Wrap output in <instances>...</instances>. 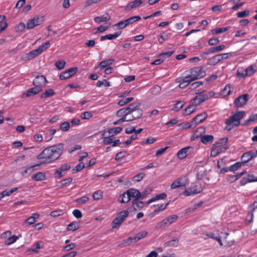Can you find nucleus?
<instances>
[{"label":"nucleus","instance_id":"nucleus-2","mask_svg":"<svg viewBox=\"0 0 257 257\" xmlns=\"http://www.w3.org/2000/svg\"><path fill=\"white\" fill-rule=\"evenodd\" d=\"M244 111H237L225 119V123L228 126L237 127L240 124V120L244 117Z\"/></svg>","mask_w":257,"mask_h":257},{"label":"nucleus","instance_id":"nucleus-23","mask_svg":"<svg viewBox=\"0 0 257 257\" xmlns=\"http://www.w3.org/2000/svg\"><path fill=\"white\" fill-rule=\"evenodd\" d=\"M110 19V17L108 14L105 13L101 16L96 17L94 21L96 23L99 24L102 22H107Z\"/></svg>","mask_w":257,"mask_h":257},{"label":"nucleus","instance_id":"nucleus-24","mask_svg":"<svg viewBox=\"0 0 257 257\" xmlns=\"http://www.w3.org/2000/svg\"><path fill=\"white\" fill-rule=\"evenodd\" d=\"M39 55H40L39 52L37 49H36L26 54L25 56L22 57V59L24 61L31 60Z\"/></svg>","mask_w":257,"mask_h":257},{"label":"nucleus","instance_id":"nucleus-44","mask_svg":"<svg viewBox=\"0 0 257 257\" xmlns=\"http://www.w3.org/2000/svg\"><path fill=\"white\" fill-rule=\"evenodd\" d=\"M228 30V27H222V28H219L213 29L211 30V32L214 35H217V34H219L220 33L225 32Z\"/></svg>","mask_w":257,"mask_h":257},{"label":"nucleus","instance_id":"nucleus-1","mask_svg":"<svg viewBox=\"0 0 257 257\" xmlns=\"http://www.w3.org/2000/svg\"><path fill=\"white\" fill-rule=\"evenodd\" d=\"M63 150V143H59L45 148L37 156V159L42 160L43 161L39 164L29 167L28 168L31 169L29 170V174H31L33 173L35 170V168L41 164L51 163L58 159L62 155Z\"/></svg>","mask_w":257,"mask_h":257},{"label":"nucleus","instance_id":"nucleus-39","mask_svg":"<svg viewBox=\"0 0 257 257\" xmlns=\"http://www.w3.org/2000/svg\"><path fill=\"white\" fill-rule=\"evenodd\" d=\"M122 131L121 127H115L108 130V133L110 136H113L119 133Z\"/></svg>","mask_w":257,"mask_h":257},{"label":"nucleus","instance_id":"nucleus-42","mask_svg":"<svg viewBox=\"0 0 257 257\" xmlns=\"http://www.w3.org/2000/svg\"><path fill=\"white\" fill-rule=\"evenodd\" d=\"M184 105V103L181 101H178L174 105L172 110L175 111H179L181 110Z\"/></svg>","mask_w":257,"mask_h":257},{"label":"nucleus","instance_id":"nucleus-31","mask_svg":"<svg viewBox=\"0 0 257 257\" xmlns=\"http://www.w3.org/2000/svg\"><path fill=\"white\" fill-rule=\"evenodd\" d=\"M32 179L35 181H42L46 179V175L44 173L39 172L34 174L32 177Z\"/></svg>","mask_w":257,"mask_h":257},{"label":"nucleus","instance_id":"nucleus-46","mask_svg":"<svg viewBox=\"0 0 257 257\" xmlns=\"http://www.w3.org/2000/svg\"><path fill=\"white\" fill-rule=\"evenodd\" d=\"M19 236L14 235L12 236L9 237L7 239H6L5 243L6 245H10L16 242Z\"/></svg>","mask_w":257,"mask_h":257},{"label":"nucleus","instance_id":"nucleus-58","mask_svg":"<svg viewBox=\"0 0 257 257\" xmlns=\"http://www.w3.org/2000/svg\"><path fill=\"white\" fill-rule=\"evenodd\" d=\"M133 242H135L134 236L129 237L128 238L122 240V244L125 246H128Z\"/></svg>","mask_w":257,"mask_h":257},{"label":"nucleus","instance_id":"nucleus-49","mask_svg":"<svg viewBox=\"0 0 257 257\" xmlns=\"http://www.w3.org/2000/svg\"><path fill=\"white\" fill-rule=\"evenodd\" d=\"M141 19V18L139 16H136L130 17L128 19H126V22H127L128 25L133 24V23L138 21Z\"/></svg>","mask_w":257,"mask_h":257},{"label":"nucleus","instance_id":"nucleus-38","mask_svg":"<svg viewBox=\"0 0 257 257\" xmlns=\"http://www.w3.org/2000/svg\"><path fill=\"white\" fill-rule=\"evenodd\" d=\"M114 62V60L113 59H108L107 60L101 61L100 63L99 66L100 68H104L108 66L111 65Z\"/></svg>","mask_w":257,"mask_h":257},{"label":"nucleus","instance_id":"nucleus-36","mask_svg":"<svg viewBox=\"0 0 257 257\" xmlns=\"http://www.w3.org/2000/svg\"><path fill=\"white\" fill-rule=\"evenodd\" d=\"M50 45V43L49 41H47L45 43H43L42 45H41L37 49L38 51L39 52L40 54L43 51H45Z\"/></svg>","mask_w":257,"mask_h":257},{"label":"nucleus","instance_id":"nucleus-27","mask_svg":"<svg viewBox=\"0 0 257 257\" xmlns=\"http://www.w3.org/2000/svg\"><path fill=\"white\" fill-rule=\"evenodd\" d=\"M167 196V194L165 193H162L159 194H157L154 197H153L151 199L147 201L146 202V204H149L156 200L165 199V198H166Z\"/></svg>","mask_w":257,"mask_h":257},{"label":"nucleus","instance_id":"nucleus-18","mask_svg":"<svg viewBox=\"0 0 257 257\" xmlns=\"http://www.w3.org/2000/svg\"><path fill=\"white\" fill-rule=\"evenodd\" d=\"M176 81L180 83L179 87L180 88H185L192 82L187 76L184 77L178 78L176 79Z\"/></svg>","mask_w":257,"mask_h":257},{"label":"nucleus","instance_id":"nucleus-16","mask_svg":"<svg viewBox=\"0 0 257 257\" xmlns=\"http://www.w3.org/2000/svg\"><path fill=\"white\" fill-rule=\"evenodd\" d=\"M146 0H135L128 3L124 7L125 11H130L131 10L139 7L141 4L145 2Z\"/></svg>","mask_w":257,"mask_h":257},{"label":"nucleus","instance_id":"nucleus-34","mask_svg":"<svg viewBox=\"0 0 257 257\" xmlns=\"http://www.w3.org/2000/svg\"><path fill=\"white\" fill-rule=\"evenodd\" d=\"M179 240L176 238L164 243L165 247H176L178 246Z\"/></svg>","mask_w":257,"mask_h":257},{"label":"nucleus","instance_id":"nucleus-56","mask_svg":"<svg viewBox=\"0 0 257 257\" xmlns=\"http://www.w3.org/2000/svg\"><path fill=\"white\" fill-rule=\"evenodd\" d=\"M84 167L85 166L84 163H80L72 169V172L73 173H76L82 170L84 168Z\"/></svg>","mask_w":257,"mask_h":257},{"label":"nucleus","instance_id":"nucleus-17","mask_svg":"<svg viewBox=\"0 0 257 257\" xmlns=\"http://www.w3.org/2000/svg\"><path fill=\"white\" fill-rule=\"evenodd\" d=\"M207 116L206 112H203L195 116L192 119L193 123L195 124V127L198 124L202 122L207 117Z\"/></svg>","mask_w":257,"mask_h":257},{"label":"nucleus","instance_id":"nucleus-45","mask_svg":"<svg viewBox=\"0 0 257 257\" xmlns=\"http://www.w3.org/2000/svg\"><path fill=\"white\" fill-rule=\"evenodd\" d=\"M245 75L247 76H250L255 72V70L253 68L252 65H250L246 68L245 70Z\"/></svg>","mask_w":257,"mask_h":257},{"label":"nucleus","instance_id":"nucleus-51","mask_svg":"<svg viewBox=\"0 0 257 257\" xmlns=\"http://www.w3.org/2000/svg\"><path fill=\"white\" fill-rule=\"evenodd\" d=\"M152 189L150 188H146L142 193L140 196V199H143L146 198L148 195L151 192Z\"/></svg>","mask_w":257,"mask_h":257},{"label":"nucleus","instance_id":"nucleus-14","mask_svg":"<svg viewBox=\"0 0 257 257\" xmlns=\"http://www.w3.org/2000/svg\"><path fill=\"white\" fill-rule=\"evenodd\" d=\"M43 22L42 18H40L38 16L34 17L32 19L30 20L26 25V28L28 29H32L35 27L41 24Z\"/></svg>","mask_w":257,"mask_h":257},{"label":"nucleus","instance_id":"nucleus-13","mask_svg":"<svg viewBox=\"0 0 257 257\" xmlns=\"http://www.w3.org/2000/svg\"><path fill=\"white\" fill-rule=\"evenodd\" d=\"M226 149L227 147L226 146H223L215 143L212 147L210 156L213 157H215Z\"/></svg>","mask_w":257,"mask_h":257},{"label":"nucleus","instance_id":"nucleus-9","mask_svg":"<svg viewBox=\"0 0 257 257\" xmlns=\"http://www.w3.org/2000/svg\"><path fill=\"white\" fill-rule=\"evenodd\" d=\"M178 218V216L176 214H174L163 219L159 224L160 228H165L173 222H175Z\"/></svg>","mask_w":257,"mask_h":257},{"label":"nucleus","instance_id":"nucleus-21","mask_svg":"<svg viewBox=\"0 0 257 257\" xmlns=\"http://www.w3.org/2000/svg\"><path fill=\"white\" fill-rule=\"evenodd\" d=\"M127 193L129 195L130 199L135 198V199H140L141 192L137 189L131 188L127 190Z\"/></svg>","mask_w":257,"mask_h":257},{"label":"nucleus","instance_id":"nucleus-15","mask_svg":"<svg viewBox=\"0 0 257 257\" xmlns=\"http://www.w3.org/2000/svg\"><path fill=\"white\" fill-rule=\"evenodd\" d=\"M47 82L46 77L43 75L36 76L33 81L34 85L40 88H42Z\"/></svg>","mask_w":257,"mask_h":257},{"label":"nucleus","instance_id":"nucleus-29","mask_svg":"<svg viewBox=\"0 0 257 257\" xmlns=\"http://www.w3.org/2000/svg\"><path fill=\"white\" fill-rule=\"evenodd\" d=\"M39 217V214L38 213H33L32 216L25 220V222L27 223L28 225L33 224L36 221V219L38 218Z\"/></svg>","mask_w":257,"mask_h":257},{"label":"nucleus","instance_id":"nucleus-6","mask_svg":"<svg viewBox=\"0 0 257 257\" xmlns=\"http://www.w3.org/2000/svg\"><path fill=\"white\" fill-rule=\"evenodd\" d=\"M190 74L187 76L189 77L191 81L201 78L205 76V72L203 70L201 67H195L189 70Z\"/></svg>","mask_w":257,"mask_h":257},{"label":"nucleus","instance_id":"nucleus-64","mask_svg":"<svg viewBox=\"0 0 257 257\" xmlns=\"http://www.w3.org/2000/svg\"><path fill=\"white\" fill-rule=\"evenodd\" d=\"M65 64L66 62L64 61L58 60L55 63V66L59 70L63 69Z\"/></svg>","mask_w":257,"mask_h":257},{"label":"nucleus","instance_id":"nucleus-57","mask_svg":"<svg viewBox=\"0 0 257 257\" xmlns=\"http://www.w3.org/2000/svg\"><path fill=\"white\" fill-rule=\"evenodd\" d=\"M102 85H104L105 87H109L111 85L110 82L105 79H104L103 81H98L96 85L97 87H99Z\"/></svg>","mask_w":257,"mask_h":257},{"label":"nucleus","instance_id":"nucleus-59","mask_svg":"<svg viewBox=\"0 0 257 257\" xmlns=\"http://www.w3.org/2000/svg\"><path fill=\"white\" fill-rule=\"evenodd\" d=\"M110 25V24H109V25L105 24V25H102L100 26L99 27H98L97 28V31H96V33H97V32L102 33V32H104L109 27Z\"/></svg>","mask_w":257,"mask_h":257},{"label":"nucleus","instance_id":"nucleus-63","mask_svg":"<svg viewBox=\"0 0 257 257\" xmlns=\"http://www.w3.org/2000/svg\"><path fill=\"white\" fill-rule=\"evenodd\" d=\"M123 119L124 121H132L135 120L132 115V113H131L128 109H127V111L126 112V115Z\"/></svg>","mask_w":257,"mask_h":257},{"label":"nucleus","instance_id":"nucleus-54","mask_svg":"<svg viewBox=\"0 0 257 257\" xmlns=\"http://www.w3.org/2000/svg\"><path fill=\"white\" fill-rule=\"evenodd\" d=\"M242 163L241 162H237L233 165L229 166L230 171H235L238 170L242 166Z\"/></svg>","mask_w":257,"mask_h":257},{"label":"nucleus","instance_id":"nucleus-11","mask_svg":"<svg viewBox=\"0 0 257 257\" xmlns=\"http://www.w3.org/2000/svg\"><path fill=\"white\" fill-rule=\"evenodd\" d=\"M77 71V67L70 68L61 72L60 74L59 78L61 80L68 79L74 75Z\"/></svg>","mask_w":257,"mask_h":257},{"label":"nucleus","instance_id":"nucleus-41","mask_svg":"<svg viewBox=\"0 0 257 257\" xmlns=\"http://www.w3.org/2000/svg\"><path fill=\"white\" fill-rule=\"evenodd\" d=\"M128 107H124L119 109L116 113V115L118 117L124 118L127 111Z\"/></svg>","mask_w":257,"mask_h":257},{"label":"nucleus","instance_id":"nucleus-33","mask_svg":"<svg viewBox=\"0 0 257 257\" xmlns=\"http://www.w3.org/2000/svg\"><path fill=\"white\" fill-rule=\"evenodd\" d=\"M18 189V188L15 187L11 189H6L3 191L2 193H0V199L3 198V197L5 196H8L11 195L12 194H13L15 191H17Z\"/></svg>","mask_w":257,"mask_h":257},{"label":"nucleus","instance_id":"nucleus-5","mask_svg":"<svg viewBox=\"0 0 257 257\" xmlns=\"http://www.w3.org/2000/svg\"><path fill=\"white\" fill-rule=\"evenodd\" d=\"M214 92L210 91L205 94H200L195 96L192 99L190 103L194 104L197 107V105H200L201 103L208 99L209 98L212 97L214 95Z\"/></svg>","mask_w":257,"mask_h":257},{"label":"nucleus","instance_id":"nucleus-48","mask_svg":"<svg viewBox=\"0 0 257 257\" xmlns=\"http://www.w3.org/2000/svg\"><path fill=\"white\" fill-rule=\"evenodd\" d=\"M126 20H122L118 23L115 24L114 26L117 29H122L128 26L127 22H126Z\"/></svg>","mask_w":257,"mask_h":257},{"label":"nucleus","instance_id":"nucleus-12","mask_svg":"<svg viewBox=\"0 0 257 257\" xmlns=\"http://www.w3.org/2000/svg\"><path fill=\"white\" fill-rule=\"evenodd\" d=\"M248 99V94H244L236 98L234 101V104L237 108L241 107L246 103Z\"/></svg>","mask_w":257,"mask_h":257},{"label":"nucleus","instance_id":"nucleus-47","mask_svg":"<svg viewBox=\"0 0 257 257\" xmlns=\"http://www.w3.org/2000/svg\"><path fill=\"white\" fill-rule=\"evenodd\" d=\"M67 228L69 231H74L79 228V225L77 223L72 222L68 225Z\"/></svg>","mask_w":257,"mask_h":257},{"label":"nucleus","instance_id":"nucleus-37","mask_svg":"<svg viewBox=\"0 0 257 257\" xmlns=\"http://www.w3.org/2000/svg\"><path fill=\"white\" fill-rule=\"evenodd\" d=\"M55 93L52 89H48L40 95L41 98H47L53 96Z\"/></svg>","mask_w":257,"mask_h":257},{"label":"nucleus","instance_id":"nucleus-32","mask_svg":"<svg viewBox=\"0 0 257 257\" xmlns=\"http://www.w3.org/2000/svg\"><path fill=\"white\" fill-rule=\"evenodd\" d=\"M131 200L130 197L128 194L127 193V191L126 192H124L123 193L120 194L119 196L118 201L119 202L121 203H127Z\"/></svg>","mask_w":257,"mask_h":257},{"label":"nucleus","instance_id":"nucleus-52","mask_svg":"<svg viewBox=\"0 0 257 257\" xmlns=\"http://www.w3.org/2000/svg\"><path fill=\"white\" fill-rule=\"evenodd\" d=\"M133 99H134L133 97L124 98H123V99L120 100L118 102V104L119 106H123V105L126 104V103L130 102V101H132Z\"/></svg>","mask_w":257,"mask_h":257},{"label":"nucleus","instance_id":"nucleus-3","mask_svg":"<svg viewBox=\"0 0 257 257\" xmlns=\"http://www.w3.org/2000/svg\"><path fill=\"white\" fill-rule=\"evenodd\" d=\"M129 212L127 210H123L117 214L116 217L111 222L113 229L118 227L128 216Z\"/></svg>","mask_w":257,"mask_h":257},{"label":"nucleus","instance_id":"nucleus-62","mask_svg":"<svg viewBox=\"0 0 257 257\" xmlns=\"http://www.w3.org/2000/svg\"><path fill=\"white\" fill-rule=\"evenodd\" d=\"M144 173H140L134 177V180L136 182H140L145 177Z\"/></svg>","mask_w":257,"mask_h":257},{"label":"nucleus","instance_id":"nucleus-26","mask_svg":"<svg viewBox=\"0 0 257 257\" xmlns=\"http://www.w3.org/2000/svg\"><path fill=\"white\" fill-rule=\"evenodd\" d=\"M225 48V46L221 45L217 47H211L209 48L207 52H204L203 54H209L210 53H215L223 50Z\"/></svg>","mask_w":257,"mask_h":257},{"label":"nucleus","instance_id":"nucleus-30","mask_svg":"<svg viewBox=\"0 0 257 257\" xmlns=\"http://www.w3.org/2000/svg\"><path fill=\"white\" fill-rule=\"evenodd\" d=\"M201 191L202 189H193V188L191 187L189 188L188 189H186L184 191L183 194L185 196H189L199 193Z\"/></svg>","mask_w":257,"mask_h":257},{"label":"nucleus","instance_id":"nucleus-10","mask_svg":"<svg viewBox=\"0 0 257 257\" xmlns=\"http://www.w3.org/2000/svg\"><path fill=\"white\" fill-rule=\"evenodd\" d=\"M198 130H200L201 131V142L205 144V145H208L209 144H210L212 143L214 140V137L212 135H204L203 136H202V134H204L205 132V128L202 126L198 128Z\"/></svg>","mask_w":257,"mask_h":257},{"label":"nucleus","instance_id":"nucleus-22","mask_svg":"<svg viewBox=\"0 0 257 257\" xmlns=\"http://www.w3.org/2000/svg\"><path fill=\"white\" fill-rule=\"evenodd\" d=\"M132 206L134 210H138L142 209L145 204H147L146 202L140 201V199H135L132 202Z\"/></svg>","mask_w":257,"mask_h":257},{"label":"nucleus","instance_id":"nucleus-4","mask_svg":"<svg viewBox=\"0 0 257 257\" xmlns=\"http://www.w3.org/2000/svg\"><path fill=\"white\" fill-rule=\"evenodd\" d=\"M140 105V103L134 102L128 106V110L135 120L140 118L143 115V111L139 108Z\"/></svg>","mask_w":257,"mask_h":257},{"label":"nucleus","instance_id":"nucleus-28","mask_svg":"<svg viewBox=\"0 0 257 257\" xmlns=\"http://www.w3.org/2000/svg\"><path fill=\"white\" fill-rule=\"evenodd\" d=\"M190 148V147H185L179 151L177 154L178 158L180 159L186 158L188 155V151Z\"/></svg>","mask_w":257,"mask_h":257},{"label":"nucleus","instance_id":"nucleus-61","mask_svg":"<svg viewBox=\"0 0 257 257\" xmlns=\"http://www.w3.org/2000/svg\"><path fill=\"white\" fill-rule=\"evenodd\" d=\"M92 116V114L89 111H85L81 114L80 117L82 119H88Z\"/></svg>","mask_w":257,"mask_h":257},{"label":"nucleus","instance_id":"nucleus-25","mask_svg":"<svg viewBox=\"0 0 257 257\" xmlns=\"http://www.w3.org/2000/svg\"><path fill=\"white\" fill-rule=\"evenodd\" d=\"M196 109V106L194 104H191L188 106L185 109L183 110L182 114L183 115H188L194 112Z\"/></svg>","mask_w":257,"mask_h":257},{"label":"nucleus","instance_id":"nucleus-53","mask_svg":"<svg viewBox=\"0 0 257 257\" xmlns=\"http://www.w3.org/2000/svg\"><path fill=\"white\" fill-rule=\"evenodd\" d=\"M70 128V124L67 121H64L60 125V129L64 132L68 131Z\"/></svg>","mask_w":257,"mask_h":257},{"label":"nucleus","instance_id":"nucleus-8","mask_svg":"<svg viewBox=\"0 0 257 257\" xmlns=\"http://www.w3.org/2000/svg\"><path fill=\"white\" fill-rule=\"evenodd\" d=\"M257 157V150H252L247 152L244 153L241 156V163L246 164L251 160L252 159Z\"/></svg>","mask_w":257,"mask_h":257},{"label":"nucleus","instance_id":"nucleus-40","mask_svg":"<svg viewBox=\"0 0 257 257\" xmlns=\"http://www.w3.org/2000/svg\"><path fill=\"white\" fill-rule=\"evenodd\" d=\"M180 126H181L182 128L183 129H190V128H193L195 127V124L193 123V122L191 120L190 122H183L179 124Z\"/></svg>","mask_w":257,"mask_h":257},{"label":"nucleus","instance_id":"nucleus-55","mask_svg":"<svg viewBox=\"0 0 257 257\" xmlns=\"http://www.w3.org/2000/svg\"><path fill=\"white\" fill-rule=\"evenodd\" d=\"M103 192L100 190L95 191L92 195V198L94 200H99L102 198Z\"/></svg>","mask_w":257,"mask_h":257},{"label":"nucleus","instance_id":"nucleus-7","mask_svg":"<svg viewBox=\"0 0 257 257\" xmlns=\"http://www.w3.org/2000/svg\"><path fill=\"white\" fill-rule=\"evenodd\" d=\"M188 179L186 175H182L175 180L171 184L170 188L171 189H175L180 187L185 186L188 184Z\"/></svg>","mask_w":257,"mask_h":257},{"label":"nucleus","instance_id":"nucleus-35","mask_svg":"<svg viewBox=\"0 0 257 257\" xmlns=\"http://www.w3.org/2000/svg\"><path fill=\"white\" fill-rule=\"evenodd\" d=\"M148 234V232L147 231L144 230L141 232H139L136 234V235L134 237L135 242H137L140 240L141 239L145 237Z\"/></svg>","mask_w":257,"mask_h":257},{"label":"nucleus","instance_id":"nucleus-20","mask_svg":"<svg viewBox=\"0 0 257 257\" xmlns=\"http://www.w3.org/2000/svg\"><path fill=\"white\" fill-rule=\"evenodd\" d=\"M42 90V88H40L37 86L29 89L26 92L24 93L23 95L26 97H30L34 96Z\"/></svg>","mask_w":257,"mask_h":257},{"label":"nucleus","instance_id":"nucleus-43","mask_svg":"<svg viewBox=\"0 0 257 257\" xmlns=\"http://www.w3.org/2000/svg\"><path fill=\"white\" fill-rule=\"evenodd\" d=\"M230 84L226 85L221 92V95L224 96H228L231 93Z\"/></svg>","mask_w":257,"mask_h":257},{"label":"nucleus","instance_id":"nucleus-50","mask_svg":"<svg viewBox=\"0 0 257 257\" xmlns=\"http://www.w3.org/2000/svg\"><path fill=\"white\" fill-rule=\"evenodd\" d=\"M170 34H166L163 33L159 36L158 41L160 43H163L165 41L167 40L170 36Z\"/></svg>","mask_w":257,"mask_h":257},{"label":"nucleus","instance_id":"nucleus-19","mask_svg":"<svg viewBox=\"0 0 257 257\" xmlns=\"http://www.w3.org/2000/svg\"><path fill=\"white\" fill-rule=\"evenodd\" d=\"M252 182H257V177L252 174H248L246 177L241 178L240 181V185L243 186L247 183Z\"/></svg>","mask_w":257,"mask_h":257},{"label":"nucleus","instance_id":"nucleus-60","mask_svg":"<svg viewBox=\"0 0 257 257\" xmlns=\"http://www.w3.org/2000/svg\"><path fill=\"white\" fill-rule=\"evenodd\" d=\"M89 200V197L87 196H83L82 197L77 199L75 201L79 204H82L85 203Z\"/></svg>","mask_w":257,"mask_h":257}]
</instances>
